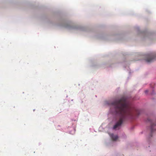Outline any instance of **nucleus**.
<instances>
[{
  "mask_svg": "<svg viewBox=\"0 0 156 156\" xmlns=\"http://www.w3.org/2000/svg\"><path fill=\"white\" fill-rule=\"evenodd\" d=\"M126 98H121L112 103L115 106L117 112L120 115L119 120L113 126V129H115L120 126L124 119L133 118V113H132V109Z\"/></svg>",
  "mask_w": 156,
  "mask_h": 156,
  "instance_id": "nucleus-1",
  "label": "nucleus"
},
{
  "mask_svg": "<svg viewBox=\"0 0 156 156\" xmlns=\"http://www.w3.org/2000/svg\"><path fill=\"white\" fill-rule=\"evenodd\" d=\"M156 56L154 55H149L146 59V61L148 62H151L153 61L154 59H156Z\"/></svg>",
  "mask_w": 156,
  "mask_h": 156,
  "instance_id": "nucleus-2",
  "label": "nucleus"
},
{
  "mask_svg": "<svg viewBox=\"0 0 156 156\" xmlns=\"http://www.w3.org/2000/svg\"><path fill=\"white\" fill-rule=\"evenodd\" d=\"M151 133H152L154 130H156V123L155 124L151 122Z\"/></svg>",
  "mask_w": 156,
  "mask_h": 156,
  "instance_id": "nucleus-3",
  "label": "nucleus"
},
{
  "mask_svg": "<svg viewBox=\"0 0 156 156\" xmlns=\"http://www.w3.org/2000/svg\"><path fill=\"white\" fill-rule=\"evenodd\" d=\"M110 137L113 141L116 140L118 138V136L115 135L113 134H110Z\"/></svg>",
  "mask_w": 156,
  "mask_h": 156,
  "instance_id": "nucleus-4",
  "label": "nucleus"
},
{
  "mask_svg": "<svg viewBox=\"0 0 156 156\" xmlns=\"http://www.w3.org/2000/svg\"><path fill=\"white\" fill-rule=\"evenodd\" d=\"M137 115H138L140 114V111L137 109H136V113Z\"/></svg>",
  "mask_w": 156,
  "mask_h": 156,
  "instance_id": "nucleus-5",
  "label": "nucleus"
},
{
  "mask_svg": "<svg viewBox=\"0 0 156 156\" xmlns=\"http://www.w3.org/2000/svg\"><path fill=\"white\" fill-rule=\"evenodd\" d=\"M148 92V90H146L145 91V92L146 94H147Z\"/></svg>",
  "mask_w": 156,
  "mask_h": 156,
  "instance_id": "nucleus-6",
  "label": "nucleus"
},
{
  "mask_svg": "<svg viewBox=\"0 0 156 156\" xmlns=\"http://www.w3.org/2000/svg\"><path fill=\"white\" fill-rule=\"evenodd\" d=\"M148 120L149 121H150V122H151V120H150L149 119H148Z\"/></svg>",
  "mask_w": 156,
  "mask_h": 156,
  "instance_id": "nucleus-7",
  "label": "nucleus"
}]
</instances>
